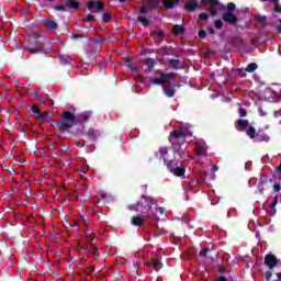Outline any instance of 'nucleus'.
<instances>
[{"label":"nucleus","mask_w":281,"mask_h":281,"mask_svg":"<svg viewBox=\"0 0 281 281\" xmlns=\"http://www.w3.org/2000/svg\"><path fill=\"white\" fill-rule=\"evenodd\" d=\"M256 127H254L252 125L248 126L246 135H248L250 139H256Z\"/></svg>","instance_id":"20"},{"label":"nucleus","mask_w":281,"mask_h":281,"mask_svg":"<svg viewBox=\"0 0 281 281\" xmlns=\"http://www.w3.org/2000/svg\"><path fill=\"white\" fill-rule=\"evenodd\" d=\"M88 21L89 23H93V21H95V18L93 15H89Z\"/></svg>","instance_id":"52"},{"label":"nucleus","mask_w":281,"mask_h":281,"mask_svg":"<svg viewBox=\"0 0 281 281\" xmlns=\"http://www.w3.org/2000/svg\"><path fill=\"white\" fill-rule=\"evenodd\" d=\"M145 65H147V67H148L149 69H153V67H155V65H156L155 59H153V58H147V59L145 60Z\"/></svg>","instance_id":"30"},{"label":"nucleus","mask_w":281,"mask_h":281,"mask_svg":"<svg viewBox=\"0 0 281 281\" xmlns=\"http://www.w3.org/2000/svg\"><path fill=\"white\" fill-rule=\"evenodd\" d=\"M211 262H214V257L210 256Z\"/></svg>","instance_id":"61"},{"label":"nucleus","mask_w":281,"mask_h":281,"mask_svg":"<svg viewBox=\"0 0 281 281\" xmlns=\"http://www.w3.org/2000/svg\"><path fill=\"white\" fill-rule=\"evenodd\" d=\"M261 194L265 192V187L260 189Z\"/></svg>","instance_id":"59"},{"label":"nucleus","mask_w":281,"mask_h":281,"mask_svg":"<svg viewBox=\"0 0 281 281\" xmlns=\"http://www.w3.org/2000/svg\"><path fill=\"white\" fill-rule=\"evenodd\" d=\"M206 30L209 34H213V35L216 34V30H214V26H207Z\"/></svg>","instance_id":"44"},{"label":"nucleus","mask_w":281,"mask_h":281,"mask_svg":"<svg viewBox=\"0 0 281 281\" xmlns=\"http://www.w3.org/2000/svg\"><path fill=\"white\" fill-rule=\"evenodd\" d=\"M273 276V272H271V270H268L265 274V280L266 281H269L271 280V277Z\"/></svg>","instance_id":"41"},{"label":"nucleus","mask_w":281,"mask_h":281,"mask_svg":"<svg viewBox=\"0 0 281 281\" xmlns=\"http://www.w3.org/2000/svg\"><path fill=\"white\" fill-rule=\"evenodd\" d=\"M66 5H67V8H72V10H78V8H79L78 1H76V0H68L66 2Z\"/></svg>","instance_id":"23"},{"label":"nucleus","mask_w":281,"mask_h":281,"mask_svg":"<svg viewBox=\"0 0 281 281\" xmlns=\"http://www.w3.org/2000/svg\"><path fill=\"white\" fill-rule=\"evenodd\" d=\"M124 1H126V0H120L121 3H124Z\"/></svg>","instance_id":"63"},{"label":"nucleus","mask_w":281,"mask_h":281,"mask_svg":"<svg viewBox=\"0 0 281 281\" xmlns=\"http://www.w3.org/2000/svg\"><path fill=\"white\" fill-rule=\"evenodd\" d=\"M273 190H274V192H280V190H281L280 183L273 184Z\"/></svg>","instance_id":"46"},{"label":"nucleus","mask_w":281,"mask_h":281,"mask_svg":"<svg viewBox=\"0 0 281 281\" xmlns=\"http://www.w3.org/2000/svg\"><path fill=\"white\" fill-rule=\"evenodd\" d=\"M238 115H239V117H247V109L239 108L238 109Z\"/></svg>","instance_id":"32"},{"label":"nucleus","mask_w":281,"mask_h":281,"mask_svg":"<svg viewBox=\"0 0 281 281\" xmlns=\"http://www.w3.org/2000/svg\"><path fill=\"white\" fill-rule=\"evenodd\" d=\"M44 25H46V27H49L50 30H56V22L52 20L44 21Z\"/></svg>","instance_id":"29"},{"label":"nucleus","mask_w":281,"mask_h":281,"mask_svg":"<svg viewBox=\"0 0 281 281\" xmlns=\"http://www.w3.org/2000/svg\"><path fill=\"white\" fill-rule=\"evenodd\" d=\"M278 205V195H276L272 200V203L270 204L271 210Z\"/></svg>","instance_id":"42"},{"label":"nucleus","mask_w":281,"mask_h":281,"mask_svg":"<svg viewBox=\"0 0 281 281\" xmlns=\"http://www.w3.org/2000/svg\"><path fill=\"white\" fill-rule=\"evenodd\" d=\"M151 34H156L159 38V41H164V31H154Z\"/></svg>","instance_id":"37"},{"label":"nucleus","mask_w":281,"mask_h":281,"mask_svg":"<svg viewBox=\"0 0 281 281\" xmlns=\"http://www.w3.org/2000/svg\"><path fill=\"white\" fill-rule=\"evenodd\" d=\"M213 170H218V167H214Z\"/></svg>","instance_id":"62"},{"label":"nucleus","mask_w":281,"mask_h":281,"mask_svg":"<svg viewBox=\"0 0 281 281\" xmlns=\"http://www.w3.org/2000/svg\"><path fill=\"white\" fill-rule=\"evenodd\" d=\"M29 52L31 54H38V52H41V49H38V48H29Z\"/></svg>","instance_id":"48"},{"label":"nucleus","mask_w":281,"mask_h":281,"mask_svg":"<svg viewBox=\"0 0 281 281\" xmlns=\"http://www.w3.org/2000/svg\"><path fill=\"white\" fill-rule=\"evenodd\" d=\"M278 34H281V19L279 20V25H277Z\"/></svg>","instance_id":"49"},{"label":"nucleus","mask_w":281,"mask_h":281,"mask_svg":"<svg viewBox=\"0 0 281 281\" xmlns=\"http://www.w3.org/2000/svg\"><path fill=\"white\" fill-rule=\"evenodd\" d=\"M277 278H278V280L281 281V272H278V273H277Z\"/></svg>","instance_id":"54"},{"label":"nucleus","mask_w":281,"mask_h":281,"mask_svg":"<svg viewBox=\"0 0 281 281\" xmlns=\"http://www.w3.org/2000/svg\"><path fill=\"white\" fill-rule=\"evenodd\" d=\"M215 281H227V277H218Z\"/></svg>","instance_id":"51"},{"label":"nucleus","mask_w":281,"mask_h":281,"mask_svg":"<svg viewBox=\"0 0 281 281\" xmlns=\"http://www.w3.org/2000/svg\"><path fill=\"white\" fill-rule=\"evenodd\" d=\"M54 10H57L58 12H65V7L64 5H57V7H54Z\"/></svg>","instance_id":"45"},{"label":"nucleus","mask_w":281,"mask_h":281,"mask_svg":"<svg viewBox=\"0 0 281 281\" xmlns=\"http://www.w3.org/2000/svg\"><path fill=\"white\" fill-rule=\"evenodd\" d=\"M255 21H258L260 25H267V16L265 15H256Z\"/></svg>","instance_id":"26"},{"label":"nucleus","mask_w":281,"mask_h":281,"mask_svg":"<svg viewBox=\"0 0 281 281\" xmlns=\"http://www.w3.org/2000/svg\"><path fill=\"white\" fill-rule=\"evenodd\" d=\"M142 199L143 214H146L147 216H149V218H151L153 216H155V212H153V206L157 207V200L148 195H142Z\"/></svg>","instance_id":"3"},{"label":"nucleus","mask_w":281,"mask_h":281,"mask_svg":"<svg viewBox=\"0 0 281 281\" xmlns=\"http://www.w3.org/2000/svg\"><path fill=\"white\" fill-rule=\"evenodd\" d=\"M222 19L225 23H228V25H236V23H238V16L232 11L224 12Z\"/></svg>","instance_id":"9"},{"label":"nucleus","mask_w":281,"mask_h":281,"mask_svg":"<svg viewBox=\"0 0 281 281\" xmlns=\"http://www.w3.org/2000/svg\"><path fill=\"white\" fill-rule=\"evenodd\" d=\"M145 221H146V215H143V217H142L143 225H144Z\"/></svg>","instance_id":"55"},{"label":"nucleus","mask_w":281,"mask_h":281,"mask_svg":"<svg viewBox=\"0 0 281 281\" xmlns=\"http://www.w3.org/2000/svg\"><path fill=\"white\" fill-rule=\"evenodd\" d=\"M247 70H244V69H237V74L238 76H240V78H245V76H247Z\"/></svg>","instance_id":"43"},{"label":"nucleus","mask_w":281,"mask_h":281,"mask_svg":"<svg viewBox=\"0 0 281 281\" xmlns=\"http://www.w3.org/2000/svg\"><path fill=\"white\" fill-rule=\"evenodd\" d=\"M203 3H210L211 5H218V0H203Z\"/></svg>","instance_id":"40"},{"label":"nucleus","mask_w":281,"mask_h":281,"mask_svg":"<svg viewBox=\"0 0 281 281\" xmlns=\"http://www.w3.org/2000/svg\"><path fill=\"white\" fill-rule=\"evenodd\" d=\"M215 29L216 30H223V21L222 20H216L214 22Z\"/></svg>","instance_id":"34"},{"label":"nucleus","mask_w":281,"mask_h":281,"mask_svg":"<svg viewBox=\"0 0 281 281\" xmlns=\"http://www.w3.org/2000/svg\"><path fill=\"white\" fill-rule=\"evenodd\" d=\"M173 87H177L179 89V87H181V83L177 82L173 85Z\"/></svg>","instance_id":"56"},{"label":"nucleus","mask_w":281,"mask_h":281,"mask_svg":"<svg viewBox=\"0 0 281 281\" xmlns=\"http://www.w3.org/2000/svg\"><path fill=\"white\" fill-rule=\"evenodd\" d=\"M168 65H169V67H171L172 69H176V70L183 68V66H181V60H179V59H169Z\"/></svg>","instance_id":"17"},{"label":"nucleus","mask_w":281,"mask_h":281,"mask_svg":"<svg viewBox=\"0 0 281 281\" xmlns=\"http://www.w3.org/2000/svg\"><path fill=\"white\" fill-rule=\"evenodd\" d=\"M158 74L161 77V74H164V71L162 70H158Z\"/></svg>","instance_id":"60"},{"label":"nucleus","mask_w":281,"mask_h":281,"mask_svg":"<svg viewBox=\"0 0 281 281\" xmlns=\"http://www.w3.org/2000/svg\"><path fill=\"white\" fill-rule=\"evenodd\" d=\"M168 142L171 144V148L175 155H178L180 159H188V153L183 148L186 146V142L178 140L177 138L168 137Z\"/></svg>","instance_id":"1"},{"label":"nucleus","mask_w":281,"mask_h":281,"mask_svg":"<svg viewBox=\"0 0 281 281\" xmlns=\"http://www.w3.org/2000/svg\"><path fill=\"white\" fill-rule=\"evenodd\" d=\"M199 9V1L196 0H188L187 3L184 4V10L187 12H196Z\"/></svg>","instance_id":"12"},{"label":"nucleus","mask_w":281,"mask_h":281,"mask_svg":"<svg viewBox=\"0 0 281 281\" xmlns=\"http://www.w3.org/2000/svg\"><path fill=\"white\" fill-rule=\"evenodd\" d=\"M151 82H153V85L161 86V85H166L168 82V80L162 79V77H161V78L151 79Z\"/></svg>","instance_id":"25"},{"label":"nucleus","mask_w":281,"mask_h":281,"mask_svg":"<svg viewBox=\"0 0 281 281\" xmlns=\"http://www.w3.org/2000/svg\"><path fill=\"white\" fill-rule=\"evenodd\" d=\"M167 169L169 172H172L175 177H183V175H186V167H183V164L177 159L172 162H169Z\"/></svg>","instance_id":"4"},{"label":"nucleus","mask_w":281,"mask_h":281,"mask_svg":"<svg viewBox=\"0 0 281 281\" xmlns=\"http://www.w3.org/2000/svg\"><path fill=\"white\" fill-rule=\"evenodd\" d=\"M138 21H142V16H138Z\"/></svg>","instance_id":"64"},{"label":"nucleus","mask_w":281,"mask_h":281,"mask_svg":"<svg viewBox=\"0 0 281 281\" xmlns=\"http://www.w3.org/2000/svg\"><path fill=\"white\" fill-rule=\"evenodd\" d=\"M76 124V116L71 112L61 114V122L58 123L59 128H71Z\"/></svg>","instance_id":"5"},{"label":"nucleus","mask_w":281,"mask_h":281,"mask_svg":"<svg viewBox=\"0 0 281 281\" xmlns=\"http://www.w3.org/2000/svg\"><path fill=\"white\" fill-rule=\"evenodd\" d=\"M158 212H159L160 214H164V213L166 212V210H165L164 207H158Z\"/></svg>","instance_id":"53"},{"label":"nucleus","mask_w":281,"mask_h":281,"mask_svg":"<svg viewBox=\"0 0 281 281\" xmlns=\"http://www.w3.org/2000/svg\"><path fill=\"white\" fill-rule=\"evenodd\" d=\"M177 3H181V0H164L162 5L166 10H172Z\"/></svg>","instance_id":"16"},{"label":"nucleus","mask_w":281,"mask_h":281,"mask_svg":"<svg viewBox=\"0 0 281 281\" xmlns=\"http://www.w3.org/2000/svg\"><path fill=\"white\" fill-rule=\"evenodd\" d=\"M170 78H177L176 72H161V79L162 80H170Z\"/></svg>","instance_id":"24"},{"label":"nucleus","mask_w":281,"mask_h":281,"mask_svg":"<svg viewBox=\"0 0 281 281\" xmlns=\"http://www.w3.org/2000/svg\"><path fill=\"white\" fill-rule=\"evenodd\" d=\"M88 8H90V10H102V8H104V4L102 2H93L90 1L88 2Z\"/></svg>","instance_id":"18"},{"label":"nucleus","mask_w":281,"mask_h":281,"mask_svg":"<svg viewBox=\"0 0 281 281\" xmlns=\"http://www.w3.org/2000/svg\"><path fill=\"white\" fill-rule=\"evenodd\" d=\"M102 20L104 23H109L111 21V13H104Z\"/></svg>","instance_id":"39"},{"label":"nucleus","mask_w":281,"mask_h":281,"mask_svg":"<svg viewBox=\"0 0 281 281\" xmlns=\"http://www.w3.org/2000/svg\"><path fill=\"white\" fill-rule=\"evenodd\" d=\"M226 8L228 12H234V10H236V4L234 2H229Z\"/></svg>","instance_id":"36"},{"label":"nucleus","mask_w":281,"mask_h":281,"mask_svg":"<svg viewBox=\"0 0 281 281\" xmlns=\"http://www.w3.org/2000/svg\"><path fill=\"white\" fill-rule=\"evenodd\" d=\"M256 69H258V64L250 63L247 65L245 71H247L248 74H254V71H256Z\"/></svg>","instance_id":"22"},{"label":"nucleus","mask_w":281,"mask_h":281,"mask_svg":"<svg viewBox=\"0 0 281 281\" xmlns=\"http://www.w3.org/2000/svg\"><path fill=\"white\" fill-rule=\"evenodd\" d=\"M169 137L171 139H178L179 142L186 143L187 137H192V131H190L188 126L182 125L179 128L171 131Z\"/></svg>","instance_id":"2"},{"label":"nucleus","mask_w":281,"mask_h":281,"mask_svg":"<svg viewBox=\"0 0 281 281\" xmlns=\"http://www.w3.org/2000/svg\"><path fill=\"white\" fill-rule=\"evenodd\" d=\"M32 111L36 115V120H40V122H45L49 117V113L41 112L37 106H33Z\"/></svg>","instance_id":"11"},{"label":"nucleus","mask_w":281,"mask_h":281,"mask_svg":"<svg viewBox=\"0 0 281 281\" xmlns=\"http://www.w3.org/2000/svg\"><path fill=\"white\" fill-rule=\"evenodd\" d=\"M164 93L167 98H175V94L177 93V90L170 87H165L164 88Z\"/></svg>","instance_id":"19"},{"label":"nucleus","mask_w":281,"mask_h":281,"mask_svg":"<svg viewBox=\"0 0 281 281\" xmlns=\"http://www.w3.org/2000/svg\"><path fill=\"white\" fill-rule=\"evenodd\" d=\"M172 33L175 36H181V34H186V26H183V24H175L172 26Z\"/></svg>","instance_id":"15"},{"label":"nucleus","mask_w":281,"mask_h":281,"mask_svg":"<svg viewBox=\"0 0 281 281\" xmlns=\"http://www.w3.org/2000/svg\"><path fill=\"white\" fill-rule=\"evenodd\" d=\"M199 19L200 21H207V19H210V15L207 13H200Z\"/></svg>","instance_id":"38"},{"label":"nucleus","mask_w":281,"mask_h":281,"mask_svg":"<svg viewBox=\"0 0 281 281\" xmlns=\"http://www.w3.org/2000/svg\"><path fill=\"white\" fill-rule=\"evenodd\" d=\"M145 265L147 267H153L156 271H159L164 265H161V261L159 259L151 258L149 261L144 260Z\"/></svg>","instance_id":"13"},{"label":"nucleus","mask_w":281,"mask_h":281,"mask_svg":"<svg viewBox=\"0 0 281 281\" xmlns=\"http://www.w3.org/2000/svg\"><path fill=\"white\" fill-rule=\"evenodd\" d=\"M130 67H131L132 71H136L137 70V68H135L133 66H130Z\"/></svg>","instance_id":"57"},{"label":"nucleus","mask_w":281,"mask_h":281,"mask_svg":"<svg viewBox=\"0 0 281 281\" xmlns=\"http://www.w3.org/2000/svg\"><path fill=\"white\" fill-rule=\"evenodd\" d=\"M255 142H269V135L265 133V131L260 130L258 133L255 135Z\"/></svg>","instance_id":"14"},{"label":"nucleus","mask_w":281,"mask_h":281,"mask_svg":"<svg viewBox=\"0 0 281 281\" xmlns=\"http://www.w3.org/2000/svg\"><path fill=\"white\" fill-rule=\"evenodd\" d=\"M198 36L200 38H206L207 37V32H205V30L201 29L199 32H198Z\"/></svg>","instance_id":"35"},{"label":"nucleus","mask_w":281,"mask_h":281,"mask_svg":"<svg viewBox=\"0 0 281 281\" xmlns=\"http://www.w3.org/2000/svg\"><path fill=\"white\" fill-rule=\"evenodd\" d=\"M142 25L143 27H148V25H150V20H148V18L146 16H142Z\"/></svg>","instance_id":"33"},{"label":"nucleus","mask_w":281,"mask_h":281,"mask_svg":"<svg viewBox=\"0 0 281 281\" xmlns=\"http://www.w3.org/2000/svg\"><path fill=\"white\" fill-rule=\"evenodd\" d=\"M274 12H278V13L281 12V4H280V3H276V5H274Z\"/></svg>","instance_id":"47"},{"label":"nucleus","mask_w":281,"mask_h":281,"mask_svg":"<svg viewBox=\"0 0 281 281\" xmlns=\"http://www.w3.org/2000/svg\"><path fill=\"white\" fill-rule=\"evenodd\" d=\"M235 128L239 133H245V131H247V128H249V120H247V119H238L235 122Z\"/></svg>","instance_id":"10"},{"label":"nucleus","mask_w":281,"mask_h":281,"mask_svg":"<svg viewBox=\"0 0 281 281\" xmlns=\"http://www.w3.org/2000/svg\"><path fill=\"white\" fill-rule=\"evenodd\" d=\"M132 225H136V226L142 225V216H139V215L133 216L132 217Z\"/></svg>","instance_id":"28"},{"label":"nucleus","mask_w":281,"mask_h":281,"mask_svg":"<svg viewBox=\"0 0 281 281\" xmlns=\"http://www.w3.org/2000/svg\"><path fill=\"white\" fill-rule=\"evenodd\" d=\"M161 5V0H143L142 14H146L148 10H157Z\"/></svg>","instance_id":"7"},{"label":"nucleus","mask_w":281,"mask_h":281,"mask_svg":"<svg viewBox=\"0 0 281 281\" xmlns=\"http://www.w3.org/2000/svg\"><path fill=\"white\" fill-rule=\"evenodd\" d=\"M272 3H278L280 0H270Z\"/></svg>","instance_id":"58"},{"label":"nucleus","mask_w":281,"mask_h":281,"mask_svg":"<svg viewBox=\"0 0 281 281\" xmlns=\"http://www.w3.org/2000/svg\"><path fill=\"white\" fill-rule=\"evenodd\" d=\"M210 251H212L210 248H203L200 251V258H207V254H210Z\"/></svg>","instance_id":"31"},{"label":"nucleus","mask_w":281,"mask_h":281,"mask_svg":"<svg viewBox=\"0 0 281 281\" xmlns=\"http://www.w3.org/2000/svg\"><path fill=\"white\" fill-rule=\"evenodd\" d=\"M267 183H273V179H269V177L262 176L260 180V186H267Z\"/></svg>","instance_id":"27"},{"label":"nucleus","mask_w":281,"mask_h":281,"mask_svg":"<svg viewBox=\"0 0 281 281\" xmlns=\"http://www.w3.org/2000/svg\"><path fill=\"white\" fill-rule=\"evenodd\" d=\"M206 150H207V146H205V145H198L196 146V155H198V157H203V155H205Z\"/></svg>","instance_id":"21"},{"label":"nucleus","mask_w":281,"mask_h":281,"mask_svg":"<svg viewBox=\"0 0 281 281\" xmlns=\"http://www.w3.org/2000/svg\"><path fill=\"white\" fill-rule=\"evenodd\" d=\"M218 14V11L216 9L211 10V16H216Z\"/></svg>","instance_id":"50"},{"label":"nucleus","mask_w":281,"mask_h":281,"mask_svg":"<svg viewBox=\"0 0 281 281\" xmlns=\"http://www.w3.org/2000/svg\"><path fill=\"white\" fill-rule=\"evenodd\" d=\"M158 155L160 159L164 160L165 166H168V164H172L177 159L175 158V156H170V154L168 153V147L166 146L159 147Z\"/></svg>","instance_id":"6"},{"label":"nucleus","mask_w":281,"mask_h":281,"mask_svg":"<svg viewBox=\"0 0 281 281\" xmlns=\"http://www.w3.org/2000/svg\"><path fill=\"white\" fill-rule=\"evenodd\" d=\"M278 257H276V255L273 254L266 255L263 260V265H266V267H269V269H276V267H278Z\"/></svg>","instance_id":"8"}]
</instances>
